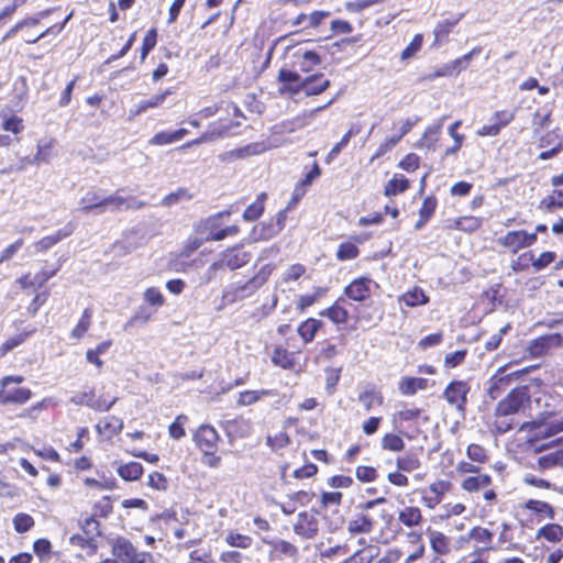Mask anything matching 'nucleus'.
I'll list each match as a JSON object with an SVG mask.
<instances>
[{
    "label": "nucleus",
    "mask_w": 563,
    "mask_h": 563,
    "mask_svg": "<svg viewBox=\"0 0 563 563\" xmlns=\"http://www.w3.org/2000/svg\"><path fill=\"white\" fill-rule=\"evenodd\" d=\"M483 225V219L475 216H462L452 221L448 225L450 230H456L465 233H474L478 231Z\"/></svg>",
    "instance_id": "nucleus-44"
},
{
    "label": "nucleus",
    "mask_w": 563,
    "mask_h": 563,
    "mask_svg": "<svg viewBox=\"0 0 563 563\" xmlns=\"http://www.w3.org/2000/svg\"><path fill=\"white\" fill-rule=\"evenodd\" d=\"M93 319V309L91 307H87L84 309L78 322L70 331V338L79 341L81 340L87 332L89 331Z\"/></svg>",
    "instance_id": "nucleus-47"
},
{
    "label": "nucleus",
    "mask_w": 563,
    "mask_h": 563,
    "mask_svg": "<svg viewBox=\"0 0 563 563\" xmlns=\"http://www.w3.org/2000/svg\"><path fill=\"white\" fill-rule=\"evenodd\" d=\"M375 520L369 514L360 512L347 523L351 534L369 533L374 529Z\"/></svg>",
    "instance_id": "nucleus-42"
},
{
    "label": "nucleus",
    "mask_w": 563,
    "mask_h": 563,
    "mask_svg": "<svg viewBox=\"0 0 563 563\" xmlns=\"http://www.w3.org/2000/svg\"><path fill=\"white\" fill-rule=\"evenodd\" d=\"M378 548L376 545H367L353 553L344 560V563H372L378 555Z\"/></svg>",
    "instance_id": "nucleus-64"
},
{
    "label": "nucleus",
    "mask_w": 563,
    "mask_h": 563,
    "mask_svg": "<svg viewBox=\"0 0 563 563\" xmlns=\"http://www.w3.org/2000/svg\"><path fill=\"white\" fill-rule=\"evenodd\" d=\"M452 489L453 483L451 481L437 479L430 483L428 487L420 489L421 504L424 508L433 510Z\"/></svg>",
    "instance_id": "nucleus-13"
},
{
    "label": "nucleus",
    "mask_w": 563,
    "mask_h": 563,
    "mask_svg": "<svg viewBox=\"0 0 563 563\" xmlns=\"http://www.w3.org/2000/svg\"><path fill=\"white\" fill-rule=\"evenodd\" d=\"M429 382L423 377L404 376L398 382V390L402 396H413L419 390H426Z\"/></svg>",
    "instance_id": "nucleus-39"
},
{
    "label": "nucleus",
    "mask_w": 563,
    "mask_h": 563,
    "mask_svg": "<svg viewBox=\"0 0 563 563\" xmlns=\"http://www.w3.org/2000/svg\"><path fill=\"white\" fill-rule=\"evenodd\" d=\"M519 430L528 433L525 442L527 451L541 453L551 449L554 443V441L547 440L563 431V416L560 419L551 421H526L520 426Z\"/></svg>",
    "instance_id": "nucleus-2"
},
{
    "label": "nucleus",
    "mask_w": 563,
    "mask_h": 563,
    "mask_svg": "<svg viewBox=\"0 0 563 563\" xmlns=\"http://www.w3.org/2000/svg\"><path fill=\"white\" fill-rule=\"evenodd\" d=\"M271 547L269 555L272 559L296 558L298 549L295 544L286 540H274L268 542Z\"/></svg>",
    "instance_id": "nucleus-46"
},
{
    "label": "nucleus",
    "mask_w": 563,
    "mask_h": 563,
    "mask_svg": "<svg viewBox=\"0 0 563 563\" xmlns=\"http://www.w3.org/2000/svg\"><path fill=\"white\" fill-rule=\"evenodd\" d=\"M357 400L362 404L364 410L368 412L374 408L382 407L385 402V397L379 388L371 387L361 391Z\"/></svg>",
    "instance_id": "nucleus-37"
},
{
    "label": "nucleus",
    "mask_w": 563,
    "mask_h": 563,
    "mask_svg": "<svg viewBox=\"0 0 563 563\" xmlns=\"http://www.w3.org/2000/svg\"><path fill=\"white\" fill-rule=\"evenodd\" d=\"M563 344V336L560 333H550L533 339L528 346L532 357L545 355L552 347H560Z\"/></svg>",
    "instance_id": "nucleus-21"
},
{
    "label": "nucleus",
    "mask_w": 563,
    "mask_h": 563,
    "mask_svg": "<svg viewBox=\"0 0 563 563\" xmlns=\"http://www.w3.org/2000/svg\"><path fill=\"white\" fill-rule=\"evenodd\" d=\"M515 119V112L511 110H499L492 115L493 123L481 126L476 134L478 136H497Z\"/></svg>",
    "instance_id": "nucleus-22"
},
{
    "label": "nucleus",
    "mask_w": 563,
    "mask_h": 563,
    "mask_svg": "<svg viewBox=\"0 0 563 563\" xmlns=\"http://www.w3.org/2000/svg\"><path fill=\"white\" fill-rule=\"evenodd\" d=\"M510 376H493L489 382V387L487 389V394L490 399L495 400L499 398L509 387Z\"/></svg>",
    "instance_id": "nucleus-62"
},
{
    "label": "nucleus",
    "mask_w": 563,
    "mask_h": 563,
    "mask_svg": "<svg viewBox=\"0 0 563 563\" xmlns=\"http://www.w3.org/2000/svg\"><path fill=\"white\" fill-rule=\"evenodd\" d=\"M292 531L301 540L316 539L320 531L319 511L314 509L300 511L292 523Z\"/></svg>",
    "instance_id": "nucleus-12"
},
{
    "label": "nucleus",
    "mask_w": 563,
    "mask_h": 563,
    "mask_svg": "<svg viewBox=\"0 0 563 563\" xmlns=\"http://www.w3.org/2000/svg\"><path fill=\"white\" fill-rule=\"evenodd\" d=\"M531 404L530 390L527 385L512 388L503 398L494 410V427L500 434L507 433L517 426L515 416L529 408Z\"/></svg>",
    "instance_id": "nucleus-1"
},
{
    "label": "nucleus",
    "mask_w": 563,
    "mask_h": 563,
    "mask_svg": "<svg viewBox=\"0 0 563 563\" xmlns=\"http://www.w3.org/2000/svg\"><path fill=\"white\" fill-rule=\"evenodd\" d=\"M471 391V386L466 380L453 379L443 390V398L445 401L459 412L465 413L467 407V395Z\"/></svg>",
    "instance_id": "nucleus-14"
},
{
    "label": "nucleus",
    "mask_w": 563,
    "mask_h": 563,
    "mask_svg": "<svg viewBox=\"0 0 563 563\" xmlns=\"http://www.w3.org/2000/svg\"><path fill=\"white\" fill-rule=\"evenodd\" d=\"M300 351H288L283 345H276L271 354V362L274 366L285 371H294L298 364L297 355Z\"/></svg>",
    "instance_id": "nucleus-24"
},
{
    "label": "nucleus",
    "mask_w": 563,
    "mask_h": 563,
    "mask_svg": "<svg viewBox=\"0 0 563 563\" xmlns=\"http://www.w3.org/2000/svg\"><path fill=\"white\" fill-rule=\"evenodd\" d=\"M51 405H53V399L51 397H45L42 400L23 409L18 417L30 421H36L40 417V413L47 409Z\"/></svg>",
    "instance_id": "nucleus-61"
},
{
    "label": "nucleus",
    "mask_w": 563,
    "mask_h": 563,
    "mask_svg": "<svg viewBox=\"0 0 563 563\" xmlns=\"http://www.w3.org/2000/svg\"><path fill=\"white\" fill-rule=\"evenodd\" d=\"M536 538L559 543L563 540V527L559 523H545L537 531Z\"/></svg>",
    "instance_id": "nucleus-57"
},
{
    "label": "nucleus",
    "mask_w": 563,
    "mask_h": 563,
    "mask_svg": "<svg viewBox=\"0 0 563 563\" xmlns=\"http://www.w3.org/2000/svg\"><path fill=\"white\" fill-rule=\"evenodd\" d=\"M482 52V47L477 46L472 48L468 53L464 54L461 57H457L446 64H443L441 67L434 69V71L429 75L430 79L439 78V77H452L457 76L463 69L468 67V64L473 56L478 55Z\"/></svg>",
    "instance_id": "nucleus-16"
},
{
    "label": "nucleus",
    "mask_w": 563,
    "mask_h": 563,
    "mask_svg": "<svg viewBox=\"0 0 563 563\" xmlns=\"http://www.w3.org/2000/svg\"><path fill=\"white\" fill-rule=\"evenodd\" d=\"M266 151V146L262 142L246 144L242 147L234 148L228 153L230 158L243 159L250 156L262 154Z\"/></svg>",
    "instance_id": "nucleus-58"
},
{
    "label": "nucleus",
    "mask_w": 563,
    "mask_h": 563,
    "mask_svg": "<svg viewBox=\"0 0 563 563\" xmlns=\"http://www.w3.org/2000/svg\"><path fill=\"white\" fill-rule=\"evenodd\" d=\"M522 508L530 511L531 514H534L539 521L544 519H553L555 516L553 506L543 500L528 499L523 504Z\"/></svg>",
    "instance_id": "nucleus-43"
},
{
    "label": "nucleus",
    "mask_w": 563,
    "mask_h": 563,
    "mask_svg": "<svg viewBox=\"0 0 563 563\" xmlns=\"http://www.w3.org/2000/svg\"><path fill=\"white\" fill-rule=\"evenodd\" d=\"M397 519L406 528H415L422 525L424 518L418 506H405L398 511Z\"/></svg>",
    "instance_id": "nucleus-38"
},
{
    "label": "nucleus",
    "mask_w": 563,
    "mask_h": 563,
    "mask_svg": "<svg viewBox=\"0 0 563 563\" xmlns=\"http://www.w3.org/2000/svg\"><path fill=\"white\" fill-rule=\"evenodd\" d=\"M446 118L448 115H442L433 124L426 128L418 142L420 147L432 152L437 150L441 140L443 123Z\"/></svg>",
    "instance_id": "nucleus-23"
},
{
    "label": "nucleus",
    "mask_w": 563,
    "mask_h": 563,
    "mask_svg": "<svg viewBox=\"0 0 563 563\" xmlns=\"http://www.w3.org/2000/svg\"><path fill=\"white\" fill-rule=\"evenodd\" d=\"M223 429L232 440L247 438L253 431L251 421L242 416L225 421Z\"/></svg>",
    "instance_id": "nucleus-26"
},
{
    "label": "nucleus",
    "mask_w": 563,
    "mask_h": 563,
    "mask_svg": "<svg viewBox=\"0 0 563 563\" xmlns=\"http://www.w3.org/2000/svg\"><path fill=\"white\" fill-rule=\"evenodd\" d=\"M536 242V233H529L526 230L508 231L497 240L498 245L511 254H517L520 250L530 247Z\"/></svg>",
    "instance_id": "nucleus-15"
},
{
    "label": "nucleus",
    "mask_w": 563,
    "mask_h": 563,
    "mask_svg": "<svg viewBox=\"0 0 563 563\" xmlns=\"http://www.w3.org/2000/svg\"><path fill=\"white\" fill-rule=\"evenodd\" d=\"M22 375H7L0 378V406H23L33 397V391L25 386Z\"/></svg>",
    "instance_id": "nucleus-6"
},
{
    "label": "nucleus",
    "mask_w": 563,
    "mask_h": 563,
    "mask_svg": "<svg viewBox=\"0 0 563 563\" xmlns=\"http://www.w3.org/2000/svg\"><path fill=\"white\" fill-rule=\"evenodd\" d=\"M275 269L276 264L273 262L260 266L249 279L231 284L223 291V300L225 302L233 303L238 300L253 296L269 280V277Z\"/></svg>",
    "instance_id": "nucleus-5"
},
{
    "label": "nucleus",
    "mask_w": 563,
    "mask_h": 563,
    "mask_svg": "<svg viewBox=\"0 0 563 563\" xmlns=\"http://www.w3.org/2000/svg\"><path fill=\"white\" fill-rule=\"evenodd\" d=\"M188 134V130L185 128L177 129L175 131H161L155 133L148 143L151 145H167L174 142L180 141Z\"/></svg>",
    "instance_id": "nucleus-49"
},
{
    "label": "nucleus",
    "mask_w": 563,
    "mask_h": 563,
    "mask_svg": "<svg viewBox=\"0 0 563 563\" xmlns=\"http://www.w3.org/2000/svg\"><path fill=\"white\" fill-rule=\"evenodd\" d=\"M188 422L189 417L187 415H177L174 421L168 426V437L175 441L184 439L186 437V426Z\"/></svg>",
    "instance_id": "nucleus-63"
},
{
    "label": "nucleus",
    "mask_w": 563,
    "mask_h": 563,
    "mask_svg": "<svg viewBox=\"0 0 563 563\" xmlns=\"http://www.w3.org/2000/svg\"><path fill=\"white\" fill-rule=\"evenodd\" d=\"M117 401V397L97 394V390L93 387L79 391L71 397V402L75 405L86 406L98 412L109 411Z\"/></svg>",
    "instance_id": "nucleus-10"
},
{
    "label": "nucleus",
    "mask_w": 563,
    "mask_h": 563,
    "mask_svg": "<svg viewBox=\"0 0 563 563\" xmlns=\"http://www.w3.org/2000/svg\"><path fill=\"white\" fill-rule=\"evenodd\" d=\"M468 538L477 544H483V554L486 551L492 550V542L494 540V533L485 527L475 526L468 531Z\"/></svg>",
    "instance_id": "nucleus-52"
},
{
    "label": "nucleus",
    "mask_w": 563,
    "mask_h": 563,
    "mask_svg": "<svg viewBox=\"0 0 563 563\" xmlns=\"http://www.w3.org/2000/svg\"><path fill=\"white\" fill-rule=\"evenodd\" d=\"M492 484L493 477L489 474L478 472L463 478L461 488L468 494H475L482 489L488 488Z\"/></svg>",
    "instance_id": "nucleus-32"
},
{
    "label": "nucleus",
    "mask_w": 563,
    "mask_h": 563,
    "mask_svg": "<svg viewBox=\"0 0 563 563\" xmlns=\"http://www.w3.org/2000/svg\"><path fill=\"white\" fill-rule=\"evenodd\" d=\"M303 78L291 68L283 67L278 71V92L282 96L295 97L302 90Z\"/></svg>",
    "instance_id": "nucleus-17"
},
{
    "label": "nucleus",
    "mask_w": 563,
    "mask_h": 563,
    "mask_svg": "<svg viewBox=\"0 0 563 563\" xmlns=\"http://www.w3.org/2000/svg\"><path fill=\"white\" fill-rule=\"evenodd\" d=\"M462 15L455 18V19H446L439 21L433 30L434 35V45L443 44L448 41V37L450 33L453 31V29L456 26V24L460 22Z\"/></svg>",
    "instance_id": "nucleus-51"
},
{
    "label": "nucleus",
    "mask_w": 563,
    "mask_h": 563,
    "mask_svg": "<svg viewBox=\"0 0 563 563\" xmlns=\"http://www.w3.org/2000/svg\"><path fill=\"white\" fill-rule=\"evenodd\" d=\"M111 554L119 563H155L152 553L140 551L131 540L119 536L111 540Z\"/></svg>",
    "instance_id": "nucleus-8"
},
{
    "label": "nucleus",
    "mask_w": 563,
    "mask_h": 563,
    "mask_svg": "<svg viewBox=\"0 0 563 563\" xmlns=\"http://www.w3.org/2000/svg\"><path fill=\"white\" fill-rule=\"evenodd\" d=\"M537 457L536 468L540 472L563 467V448L548 449Z\"/></svg>",
    "instance_id": "nucleus-25"
},
{
    "label": "nucleus",
    "mask_w": 563,
    "mask_h": 563,
    "mask_svg": "<svg viewBox=\"0 0 563 563\" xmlns=\"http://www.w3.org/2000/svg\"><path fill=\"white\" fill-rule=\"evenodd\" d=\"M329 87L330 80L322 73H316L303 78L301 92L306 96H318Z\"/></svg>",
    "instance_id": "nucleus-31"
},
{
    "label": "nucleus",
    "mask_w": 563,
    "mask_h": 563,
    "mask_svg": "<svg viewBox=\"0 0 563 563\" xmlns=\"http://www.w3.org/2000/svg\"><path fill=\"white\" fill-rule=\"evenodd\" d=\"M123 429V420L117 416H106L96 424L97 433L106 440H111Z\"/></svg>",
    "instance_id": "nucleus-29"
},
{
    "label": "nucleus",
    "mask_w": 563,
    "mask_h": 563,
    "mask_svg": "<svg viewBox=\"0 0 563 563\" xmlns=\"http://www.w3.org/2000/svg\"><path fill=\"white\" fill-rule=\"evenodd\" d=\"M410 188V181L402 174H394V176L385 184L384 195L387 197L404 194Z\"/></svg>",
    "instance_id": "nucleus-53"
},
{
    "label": "nucleus",
    "mask_w": 563,
    "mask_h": 563,
    "mask_svg": "<svg viewBox=\"0 0 563 563\" xmlns=\"http://www.w3.org/2000/svg\"><path fill=\"white\" fill-rule=\"evenodd\" d=\"M275 396L273 389H247L239 393L236 404L239 406H251L258 402L263 397Z\"/></svg>",
    "instance_id": "nucleus-54"
},
{
    "label": "nucleus",
    "mask_w": 563,
    "mask_h": 563,
    "mask_svg": "<svg viewBox=\"0 0 563 563\" xmlns=\"http://www.w3.org/2000/svg\"><path fill=\"white\" fill-rule=\"evenodd\" d=\"M227 112L232 114L234 119L229 117L219 118L218 120L211 122L199 137L183 144L179 150H186L194 145L206 142H213L235 134L242 125V120L245 118L239 107L234 103L228 104Z\"/></svg>",
    "instance_id": "nucleus-3"
},
{
    "label": "nucleus",
    "mask_w": 563,
    "mask_h": 563,
    "mask_svg": "<svg viewBox=\"0 0 563 563\" xmlns=\"http://www.w3.org/2000/svg\"><path fill=\"white\" fill-rule=\"evenodd\" d=\"M69 543L73 547L79 548L87 556H92L98 552V542L93 537L76 533L69 538Z\"/></svg>",
    "instance_id": "nucleus-55"
},
{
    "label": "nucleus",
    "mask_w": 563,
    "mask_h": 563,
    "mask_svg": "<svg viewBox=\"0 0 563 563\" xmlns=\"http://www.w3.org/2000/svg\"><path fill=\"white\" fill-rule=\"evenodd\" d=\"M345 298L340 296L330 307L321 310L319 314L328 318L333 324H345L350 320V312L344 307Z\"/></svg>",
    "instance_id": "nucleus-27"
},
{
    "label": "nucleus",
    "mask_w": 563,
    "mask_h": 563,
    "mask_svg": "<svg viewBox=\"0 0 563 563\" xmlns=\"http://www.w3.org/2000/svg\"><path fill=\"white\" fill-rule=\"evenodd\" d=\"M320 63L321 57L316 51L299 47L291 55L290 68L298 74H309Z\"/></svg>",
    "instance_id": "nucleus-19"
},
{
    "label": "nucleus",
    "mask_w": 563,
    "mask_h": 563,
    "mask_svg": "<svg viewBox=\"0 0 563 563\" xmlns=\"http://www.w3.org/2000/svg\"><path fill=\"white\" fill-rule=\"evenodd\" d=\"M117 473L123 481L134 482L142 477L144 467L141 463L132 461L125 464H121L117 468Z\"/></svg>",
    "instance_id": "nucleus-56"
},
{
    "label": "nucleus",
    "mask_w": 563,
    "mask_h": 563,
    "mask_svg": "<svg viewBox=\"0 0 563 563\" xmlns=\"http://www.w3.org/2000/svg\"><path fill=\"white\" fill-rule=\"evenodd\" d=\"M33 333H35V329L22 331L13 336L8 338L0 345V358L4 357L9 352L14 350L15 347L22 345Z\"/></svg>",
    "instance_id": "nucleus-60"
},
{
    "label": "nucleus",
    "mask_w": 563,
    "mask_h": 563,
    "mask_svg": "<svg viewBox=\"0 0 563 563\" xmlns=\"http://www.w3.org/2000/svg\"><path fill=\"white\" fill-rule=\"evenodd\" d=\"M267 197L264 191L258 194L256 199L244 209L242 218L249 222L258 220L265 211Z\"/></svg>",
    "instance_id": "nucleus-50"
},
{
    "label": "nucleus",
    "mask_w": 563,
    "mask_h": 563,
    "mask_svg": "<svg viewBox=\"0 0 563 563\" xmlns=\"http://www.w3.org/2000/svg\"><path fill=\"white\" fill-rule=\"evenodd\" d=\"M80 210L84 213L91 211L104 212V197L100 190H89L79 200Z\"/></svg>",
    "instance_id": "nucleus-36"
},
{
    "label": "nucleus",
    "mask_w": 563,
    "mask_h": 563,
    "mask_svg": "<svg viewBox=\"0 0 563 563\" xmlns=\"http://www.w3.org/2000/svg\"><path fill=\"white\" fill-rule=\"evenodd\" d=\"M429 301L430 297L420 286H413L398 296V303L400 305V308H402V306L407 308L421 307L429 303Z\"/></svg>",
    "instance_id": "nucleus-30"
},
{
    "label": "nucleus",
    "mask_w": 563,
    "mask_h": 563,
    "mask_svg": "<svg viewBox=\"0 0 563 563\" xmlns=\"http://www.w3.org/2000/svg\"><path fill=\"white\" fill-rule=\"evenodd\" d=\"M144 202H136L133 198H125L119 195V190L113 195L104 197V211H120L122 209H140L144 207Z\"/></svg>",
    "instance_id": "nucleus-35"
},
{
    "label": "nucleus",
    "mask_w": 563,
    "mask_h": 563,
    "mask_svg": "<svg viewBox=\"0 0 563 563\" xmlns=\"http://www.w3.org/2000/svg\"><path fill=\"white\" fill-rule=\"evenodd\" d=\"M58 271L59 267H55L52 269H41L34 275L27 272L18 277L15 279V283L22 290L41 289L51 278H53L57 274Z\"/></svg>",
    "instance_id": "nucleus-20"
},
{
    "label": "nucleus",
    "mask_w": 563,
    "mask_h": 563,
    "mask_svg": "<svg viewBox=\"0 0 563 563\" xmlns=\"http://www.w3.org/2000/svg\"><path fill=\"white\" fill-rule=\"evenodd\" d=\"M438 208V198L435 195H429L423 200L418 211V220L415 224L416 230L422 229L433 217Z\"/></svg>",
    "instance_id": "nucleus-41"
},
{
    "label": "nucleus",
    "mask_w": 563,
    "mask_h": 563,
    "mask_svg": "<svg viewBox=\"0 0 563 563\" xmlns=\"http://www.w3.org/2000/svg\"><path fill=\"white\" fill-rule=\"evenodd\" d=\"M363 239L360 235H353L350 240L339 244L335 252V257L340 262L352 261L358 257L361 251L356 243H362Z\"/></svg>",
    "instance_id": "nucleus-34"
},
{
    "label": "nucleus",
    "mask_w": 563,
    "mask_h": 563,
    "mask_svg": "<svg viewBox=\"0 0 563 563\" xmlns=\"http://www.w3.org/2000/svg\"><path fill=\"white\" fill-rule=\"evenodd\" d=\"M430 548L433 554L449 555L452 549L451 538L437 530H428Z\"/></svg>",
    "instance_id": "nucleus-33"
},
{
    "label": "nucleus",
    "mask_w": 563,
    "mask_h": 563,
    "mask_svg": "<svg viewBox=\"0 0 563 563\" xmlns=\"http://www.w3.org/2000/svg\"><path fill=\"white\" fill-rule=\"evenodd\" d=\"M251 253L243 250L241 244H236L225 249L220 256V260L213 262L208 272H217L219 269L229 268L231 271H235L242 268L251 261Z\"/></svg>",
    "instance_id": "nucleus-9"
},
{
    "label": "nucleus",
    "mask_w": 563,
    "mask_h": 563,
    "mask_svg": "<svg viewBox=\"0 0 563 563\" xmlns=\"http://www.w3.org/2000/svg\"><path fill=\"white\" fill-rule=\"evenodd\" d=\"M113 512V498L111 496H102L91 506V514L87 516L80 523V528L85 533L91 531L100 532V519H107Z\"/></svg>",
    "instance_id": "nucleus-11"
},
{
    "label": "nucleus",
    "mask_w": 563,
    "mask_h": 563,
    "mask_svg": "<svg viewBox=\"0 0 563 563\" xmlns=\"http://www.w3.org/2000/svg\"><path fill=\"white\" fill-rule=\"evenodd\" d=\"M173 91L170 89H166L161 93H156L152 96L147 100L140 101L134 109L130 111L131 117H137L142 114L143 112L147 111L148 109L157 108L164 103L166 98L170 96Z\"/></svg>",
    "instance_id": "nucleus-45"
},
{
    "label": "nucleus",
    "mask_w": 563,
    "mask_h": 563,
    "mask_svg": "<svg viewBox=\"0 0 563 563\" xmlns=\"http://www.w3.org/2000/svg\"><path fill=\"white\" fill-rule=\"evenodd\" d=\"M373 279L369 276H360L352 279L344 288L342 296L351 301L364 302L372 296L371 285Z\"/></svg>",
    "instance_id": "nucleus-18"
},
{
    "label": "nucleus",
    "mask_w": 563,
    "mask_h": 563,
    "mask_svg": "<svg viewBox=\"0 0 563 563\" xmlns=\"http://www.w3.org/2000/svg\"><path fill=\"white\" fill-rule=\"evenodd\" d=\"M327 292V287H314L312 292L298 296L296 301V310L300 313H303L308 308L322 299Z\"/></svg>",
    "instance_id": "nucleus-48"
},
{
    "label": "nucleus",
    "mask_w": 563,
    "mask_h": 563,
    "mask_svg": "<svg viewBox=\"0 0 563 563\" xmlns=\"http://www.w3.org/2000/svg\"><path fill=\"white\" fill-rule=\"evenodd\" d=\"M229 216L230 211H220L200 222L198 231L205 235L206 242L222 241L240 233L238 224L224 225L223 218Z\"/></svg>",
    "instance_id": "nucleus-7"
},
{
    "label": "nucleus",
    "mask_w": 563,
    "mask_h": 563,
    "mask_svg": "<svg viewBox=\"0 0 563 563\" xmlns=\"http://www.w3.org/2000/svg\"><path fill=\"white\" fill-rule=\"evenodd\" d=\"M323 322L320 319L310 317L299 323L297 333L305 344L313 342L317 333L322 329Z\"/></svg>",
    "instance_id": "nucleus-40"
},
{
    "label": "nucleus",
    "mask_w": 563,
    "mask_h": 563,
    "mask_svg": "<svg viewBox=\"0 0 563 563\" xmlns=\"http://www.w3.org/2000/svg\"><path fill=\"white\" fill-rule=\"evenodd\" d=\"M192 442L200 452L201 463L209 468H219L222 464V456L219 453V445L222 442L220 433L210 423L198 426L192 432Z\"/></svg>",
    "instance_id": "nucleus-4"
},
{
    "label": "nucleus",
    "mask_w": 563,
    "mask_h": 563,
    "mask_svg": "<svg viewBox=\"0 0 563 563\" xmlns=\"http://www.w3.org/2000/svg\"><path fill=\"white\" fill-rule=\"evenodd\" d=\"M75 231V225L69 222L63 229L57 230L55 233L45 235L35 243V250L38 253H45L51 247L59 243L62 240L70 236Z\"/></svg>",
    "instance_id": "nucleus-28"
},
{
    "label": "nucleus",
    "mask_w": 563,
    "mask_h": 563,
    "mask_svg": "<svg viewBox=\"0 0 563 563\" xmlns=\"http://www.w3.org/2000/svg\"><path fill=\"white\" fill-rule=\"evenodd\" d=\"M279 233V229L271 219H268L267 221L260 222L253 229L255 240L258 241H269L277 236Z\"/></svg>",
    "instance_id": "nucleus-59"
}]
</instances>
